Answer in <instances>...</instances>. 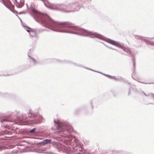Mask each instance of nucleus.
I'll return each mask as SVG.
<instances>
[{"instance_id":"nucleus-5","label":"nucleus","mask_w":154,"mask_h":154,"mask_svg":"<svg viewBox=\"0 0 154 154\" xmlns=\"http://www.w3.org/2000/svg\"><path fill=\"white\" fill-rule=\"evenodd\" d=\"M107 42H108L109 43L112 44L118 47V46H119V44L114 41L110 39H108Z\"/></svg>"},{"instance_id":"nucleus-8","label":"nucleus","mask_w":154,"mask_h":154,"mask_svg":"<svg viewBox=\"0 0 154 154\" xmlns=\"http://www.w3.org/2000/svg\"><path fill=\"white\" fill-rule=\"evenodd\" d=\"M51 140L50 139H46L43 140L45 144H47L51 142Z\"/></svg>"},{"instance_id":"nucleus-14","label":"nucleus","mask_w":154,"mask_h":154,"mask_svg":"<svg viewBox=\"0 0 154 154\" xmlns=\"http://www.w3.org/2000/svg\"><path fill=\"white\" fill-rule=\"evenodd\" d=\"M152 96H154V94H152Z\"/></svg>"},{"instance_id":"nucleus-2","label":"nucleus","mask_w":154,"mask_h":154,"mask_svg":"<svg viewBox=\"0 0 154 154\" xmlns=\"http://www.w3.org/2000/svg\"><path fill=\"white\" fill-rule=\"evenodd\" d=\"M54 122L55 123H56L57 125V127L58 129L61 130L60 131H64L65 126L63 124H59L58 122H56L55 121Z\"/></svg>"},{"instance_id":"nucleus-1","label":"nucleus","mask_w":154,"mask_h":154,"mask_svg":"<svg viewBox=\"0 0 154 154\" xmlns=\"http://www.w3.org/2000/svg\"><path fill=\"white\" fill-rule=\"evenodd\" d=\"M32 12L38 19L44 24L52 26V23H55L46 14L38 12L34 9L32 10Z\"/></svg>"},{"instance_id":"nucleus-9","label":"nucleus","mask_w":154,"mask_h":154,"mask_svg":"<svg viewBox=\"0 0 154 154\" xmlns=\"http://www.w3.org/2000/svg\"><path fill=\"white\" fill-rule=\"evenodd\" d=\"M96 37L98 38L99 39H102L103 38V37L102 35H100L97 34L96 35Z\"/></svg>"},{"instance_id":"nucleus-7","label":"nucleus","mask_w":154,"mask_h":154,"mask_svg":"<svg viewBox=\"0 0 154 154\" xmlns=\"http://www.w3.org/2000/svg\"><path fill=\"white\" fill-rule=\"evenodd\" d=\"M2 1L5 5H10L11 4V2L9 0H2Z\"/></svg>"},{"instance_id":"nucleus-6","label":"nucleus","mask_w":154,"mask_h":154,"mask_svg":"<svg viewBox=\"0 0 154 154\" xmlns=\"http://www.w3.org/2000/svg\"><path fill=\"white\" fill-rule=\"evenodd\" d=\"M57 24L60 26L61 27H65L68 25V23L67 22H59L57 23Z\"/></svg>"},{"instance_id":"nucleus-4","label":"nucleus","mask_w":154,"mask_h":154,"mask_svg":"<svg viewBox=\"0 0 154 154\" xmlns=\"http://www.w3.org/2000/svg\"><path fill=\"white\" fill-rule=\"evenodd\" d=\"M26 31L29 32L30 35L32 36H35L36 35V32L35 30H33L31 28H29L26 29Z\"/></svg>"},{"instance_id":"nucleus-3","label":"nucleus","mask_w":154,"mask_h":154,"mask_svg":"<svg viewBox=\"0 0 154 154\" xmlns=\"http://www.w3.org/2000/svg\"><path fill=\"white\" fill-rule=\"evenodd\" d=\"M118 47L123 49L128 54H131V51L128 48H125L120 44L119 45V46H118Z\"/></svg>"},{"instance_id":"nucleus-11","label":"nucleus","mask_w":154,"mask_h":154,"mask_svg":"<svg viewBox=\"0 0 154 154\" xmlns=\"http://www.w3.org/2000/svg\"><path fill=\"white\" fill-rule=\"evenodd\" d=\"M39 144L41 146H42L45 145V143H44V142L43 141H42L41 142L39 143Z\"/></svg>"},{"instance_id":"nucleus-12","label":"nucleus","mask_w":154,"mask_h":154,"mask_svg":"<svg viewBox=\"0 0 154 154\" xmlns=\"http://www.w3.org/2000/svg\"><path fill=\"white\" fill-rule=\"evenodd\" d=\"M31 59L32 60L33 62L34 63H37V61L34 59L31 58Z\"/></svg>"},{"instance_id":"nucleus-10","label":"nucleus","mask_w":154,"mask_h":154,"mask_svg":"<svg viewBox=\"0 0 154 154\" xmlns=\"http://www.w3.org/2000/svg\"><path fill=\"white\" fill-rule=\"evenodd\" d=\"M35 130L36 128H33L32 129L30 130L29 131V132L30 133H33L35 131Z\"/></svg>"},{"instance_id":"nucleus-13","label":"nucleus","mask_w":154,"mask_h":154,"mask_svg":"<svg viewBox=\"0 0 154 154\" xmlns=\"http://www.w3.org/2000/svg\"><path fill=\"white\" fill-rule=\"evenodd\" d=\"M33 34H34L33 33H32V35H33Z\"/></svg>"}]
</instances>
